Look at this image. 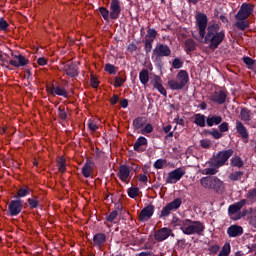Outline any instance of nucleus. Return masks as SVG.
I'll list each match as a JSON object with an SVG mask.
<instances>
[{
    "label": "nucleus",
    "instance_id": "obj_1",
    "mask_svg": "<svg viewBox=\"0 0 256 256\" xmlns=\"http://www.w3.org/2000/svg\"><path fill=\"white\" fill-rule=\"evenodd\" d=\"M205 45L209 46V49L215 51L219 48V45L225 41V30H221L219 24L208 25L206 34L203 37Z\"/></svg>",
    "mask_w": 256,
    "mask_h": 256
},
{
    "label": "nucleus",
    "instance_id": "obj_2",
    "mask_svg": "<svg viewBox=\"0 0 256 256\" xmlns=\"http://www.w3.org/2000/svg\"><path fill=\"white\" fill-rule=\"evenodd\" d=\"M189 83V73L186 70H180L176 76V80H169L168 86L172 91H181L185 89V85Z\"/></svg>",
    "mask_w": 256,
    "mask_h": 256
},
{
    "label": "nucleus",
    "instance_id": "obj_3",
    "mask_svg": "<svg viewBox=\"0 0 256 256\" xmlns=\"http://www.w3.org/2000/svg\"><path fill=\"white\" fill-rule=\"evenodd\" d=\"M204 231L205 224H203V222L188 219L182 233H184V235H203Z\"/></svg>",
    "mask_w": 256,
    "mask_h": 256
},
{
    "label": "nucleus",
    "instance_id": "obj_4",
    "mask_svg": "<svg viewBox=\"0 0 256 256\" xmlns=\"http://www.w3.org/2000/svg\"><path fill=\"white\" fill-rule=\"evenodd\" d=\"M200 184L204 189H213L219 193L223 189V181L215 176H205L200 179Z\"/></svg>",
    "mask_w": 256,
    "mask_h": 256
},
{
    "label": "nucleus",
    "instance_id": "obj_5",
    "mask_svg": "<svg viewBox=\"0 0 256 256\" xmlns=\"http://www.w3.org/2000/svg\"><path fill=\"white\" fill-rule=\"evenodd\" d=\"M233 153H235V151H233V149H227V150H222L219 151L214 159H211L214 163L213 166L214 167H224V165H227V162L229 161V159H231V157H233Z\"/></svg>",
    "mask_w": 256,
    "mask_h": 256
},
{
    "label": "nucleus",
    "instance_id": "obj_6",
    "mask_svg": "<svg viewBox=\"0 0 256 256\" xmlns=\"http://www.w3.org/2000/svg\"><path fill=\"white\" fill-rule=\"evenodd\" d=\"M253 11H255V5L251 3H243L235 15V19L237 21H245L253 15Z\"/></svg>",
    "mask_w": 256,
    "mask_h": 256
},
{
    "label": "nucleus",
    "instance_id": "obj_7",
    "mask_svg": "<svg viewBox=\"0 0 256 256\" xmlns=\"http://www.w3.org/2000/svg\"><path fill=\"white\" fill-rule=\"evenodd\" d=\"M181 205H183V200L181 198H176L172 202L166 204V206L161 210L160 219L169 217L171 215V211H177Z\"/></svg>",
    "mask_w": 256,
    "mask_h": 256
},
{
    "label": "nucleus",
    "instance_id": "obj_8",
    "mask_svg": "<svg viewBox=\"0 0 256 256\" xmlns=\"http://www.w3.org/2000/svg\"><path fill=\"white\" fill-rule=\"evenodd\" d=\"M207 23H209V18H207V14L198 12L196 14V25L199 29V35L201 39L205 37L207 31Z\"/></svg>",
    "mask_w": 256,
    "mask_h": 256
},
{
    "label": "nucleus",
    "instance_id": "obj_9",
    "mask_svg": "<svg viewBox=\"0 0 256 256\" xmlns=\"http://www.w3.org/2000/svg\"><path fill=\"white\" fill-rule=\"evenodd\" d=\"M227 95H229L227 90L214 91L209 96V100L212 101V103H216V105H225L227 102Z\"/></svg>",
    "mask_w": 256,
    "mask_h": 256
},
{
    "label": "nucleus",
    "instance_id": "obj_10",
    "mask_svg": "<svg viewBox=\"0 0 256 256\" xmlns=\"http://www.w3.org/2000/svg\"><path fill=\"white\" fill-rule=\"evenodd\" d=\"M23 211V200H11L8 205V215L9 217H17L19 213Z\"/></svg>",
    "mask_w": 256,
    "mask_h": 256
},
{
    "label": "nucleus",
    "instance_id": "obj_11",
    "mask_svg": "<svg viewBox=\"0 0 256 256\" xmlns=\"http://www.w3.org/2000/svg\"><path fill=\"white\" fill-rule=\"evenodd\" d=\"M185 175V169L183 168H176L168 173V177L166 178V183L173 184L177 183V181H181L183 176Z\"/></svg>",
    "mask_w": 256,
    "mask_h": 256
},
{
    "label": "nucleus",
    "instance_id": "obj_12",
    "mask_svg": "<svg viewBox=\"0 0 256 256\" xmlns=\"http://www.w3.org/2000/svg\"><path fill=\"white\" fill-rule=\"evenodd\" d=\"M117 175L122 183L129 185V181L131 179V168L125 164H122L119 166Z\"/></svg>",
    "mask_w": 256,
    "mask_h": 256
},
{
    "label": "nucleus",
    "instance_id": "obj_13",
    "mask_svg": "<svg viewBox=\"0 0 256 256\" xmlns=\"http://www.w3.org/2000/svg\"><path fill=\"white\" fill-rule=\"evenodd\" d=\"M219 131L217 128H213L210 131H207L208 135H211L213 139H221L223 137V133H227L229 131V123L227 122H222L218 126Z\"/></svg>",
    "mask_w": 256,
    "mask_h": 256
},
{
    "label": "nucleus",
    "instance_id": "obj_14",
    "mask_svg": "<svg viewBox=\"0 0 256 256\" xmlns=\"http://www.w3.org/2000/svg\"><path fill=\"white\" fill-rule=\"evenodd\" d=\"M153 56L171 57V48L167 44H157L152 51Z\"/></svg>",
    "mask_w": 256,
    "mask_h": 256
},
{
    "label": "nucleus",
    "instance_id": "obj_15",
    "mask_svg": "<svg viewBox=\"0 0 256 256\" xmlns=\"http://www.w3.org/2000/svg\"><path fill=\"white\" fill-rule=\"evenodd\" d=\"M153 213H155V206H153V204H149L141 210L139 214V221H141V223L149 221V219L153 217Z\"/></svg>",
    "mask_w": 256,
    "mask_h": 256
},
{
    "label": "nucleus",
    "instance_id": "obj_16",
    "mask_svg": "<svg viewBox=\"0 0 256 256\" xmlns=\"http://www.w3.org/2000/svg\"><path fill=\"white\" fill-rule=\"evenodd\" d=\"M47 91L50 95H58L59 97H64L65 99H67V97H69V92H67V90L58 85L55 86L54 84L51 85V87L47 88Z\"/></svg>",
    "mask_w": 256,
    "mask_h": 256
},
{
    "label": "nucleus",
    "instance_id": "obj_17",
    "mask_svg": "<svg viewBox=\"0 0 256 256\" xmlns=\"http://www.w3.org/2000/svg\"><path fill=\"white\" fill-rule=\"evenodd\" d=\"M121 15V2L119 0H112L110 3V19H119Z\"/></svg>",
    "mask_w": 256,
    "mask_h": 256
},
{
    "label": "nucleus",
    "instance_id": "obj_18",
    "mask_svg": "<svg viewBox=\"0 0 256 256\" xmlns=\"http://www.w3.org/2000/svg\"><path fill=\"white\" fill-rule=\"evenodd\" d=\"M169 237H171V228L168 227L161 228L154 233V239L158 243H162V241L169 239Z\"/></svg>",
    "mask_w": 256,
    "mask_h": 256
},
{
    "label": "nucleus",
    "instance_id": "obj_19",
    "mask_svg": "<svg viewBox=\"0 0 256 256\" xmlns=\"http://www.w3.org/2000/svg\"><path fill=\"white\" fill-rule=\"evenodd\" d=\"M13 57L16 60L9 61V65H12V67H16V69H19V67H25V65H29V59H27L22 54L13 55Z\"/></svg>",
    "mask_w": 256,
    "mask_h": 256
},
{
    "label": "nucleus",
    "instance_id": "obj_20",
    "mask_svg": "<svg viewBox=\"0 0 256 256\" xmlns=\"http://www.w3.org/2000/svg\"><path fill=\"white\" fill-rule=\"evenodd\" d=\"M151 85H153L154 89H157V91L163 95V97H167V90L163 86V79H161L159 76L155 75L153 79L151 80Z\"/></svg>",
    "mask_w": 256,
    "mask_h": 256
},
{
    "label": "nucleus",
    "instance_id": "obj_21",
    "mask_svg": "<svg viewBox=\"0 0 256 256\" xmlns=\"http://www.w3.org/2000/svg\"><path fill=\"white\" fill-rule=\"evenodd\" d=\"M64 71L68 77H79V67L77 66V63L71 62L69 64H66L64 66Z\"/></svg>",
    "mask_w": 256,
    "mask_h": 256
},
{
    "label": "nucleus",
    "instance_id": "obj_22",
    "mask_svg": "<svg viewBox=\"0 0 256 256\" xmlns=\"http://www.w3.org/2000/svg\"><path fill=\"white\" fill-rule=\"evenodd\" d=\"M105 243H107V235L105 233L100 232L93 236V247L101 249V247H104Z\"/></svg>",
    "mask_w": 256,
    "mask_h": 256
},
{
    "label": "nucleus",
    "instance_id": "obj_23",
    "mask_svg": "<svg viewBox=\"0 0 256 256\" xmlns=\"http://www.w3.org/2000/svg\"><path fill=\"white\" fill-rule=\"evenodd\" d=\"M247 205V200L242 199L239 202H236L228 207V215H236V213H239L242 207H245Z\"/></svg>",
    "mask_w": 256,
    "mask_h": 256
},
{
    "label": "nucleus",
    "instance_id": "obj_24",
    "mask_svg": "<svg viewBox=\"0 0 256 256\" xmlns=\"http://www.w3.org/2000/svg\"><path fill=\"white\" fill-rule=\"evenodd\" d=\"M95 167V162L92 159H87L84 166L82 167V175L85 179L91 177L93 168Z\"/></svg>",
    "mask_w": 256,
    "mask_h": 256
},
{
    "label": "nucleus",
    "instance_id": "obj_25",
    "mask_svg": "<svg viewBox=\"0 0 256 256\" xmlns=\"http://www.w3.org/2000/svg\"><path fill=\"white\" fill-rule=\"evenodd\" d=\"M227 235L230 238L241 237L243 235V228L237 224H233L227 228Z\"/></svg>",
    "mask_w": 256,
    "mask_h": 256
},
{
    "label": "nucleus",
    "instance_id": "obj_26",
    "mask_svg": "<svg viewBox=\"0 0 256 256\" xmlns=\"http://www.w3.org/2000/svg\"><path fill=\"white\" fill-rule=\"evenodd\" d=\"M147 143V138L144 136L138 137L133 145L134 151H137V153H142V151H144L143 147L147 146Z\"/></svg>",
    "mask_w": 256,
    "mask_h": 256
},
{
    "label": "nucleus",
    "instance_id": "obj_27",
    "mask_svg": "<svg viewBox=\"0 0 256 256\" xmlns=\"http://www.w3.org/2000/svg\"><path fill=\"white\" fill-rule=\"evenodd\" d=\"M223 123V117L219 115H209L206 118V125L208 127H213L215 125H221Z\"/></svg>",
    "mask_w": 256,
    "mask_h": 256
},
{
    "label": "nucleus",
    "instance_id": "obj_28",
    "mask_svg": "<svg viewBox=\"0 0 256 256\" xmlns=\"http://www.w3.org/2000/svg\"><path fill=\"white\" fill-rule=\"evenodd\" d=\"M213 163H215V162H213L212 160L208 161V165H209L210 168L203 169L202 170V175H210V177H213V175H217L219 173V169L221 167H215L213 165Z\"/></svg>",
    "mask_w": 256,
    "mask_h": 256
},
{
    "label": "nucleus",
    "instance_id": "obj_29",
    "mask_svg": "<svg viewBox=\"0 0 256 256\" xmlns=\"http://www.w3.org/2000/svg\"><path fill=\"white\" fill-rule=\"evenodd\" d=\"M193 123L197 125V127H206L207 125V116L201 113H197L194 115Z\"/></svg>",
    "mask_w": 256,
    "mask_h": 256
},
{
    "label": "nucleus",
    "instance_id": "obj_30",
    "mask_svg": "<svg viewBox=\"0 0 256 256\" xmlns=\"http://www.w3.org/2000/svg\"><path fill=\"white\" fill-rule=\"evenodd\" d=\"M236 130L237 133L242 137V139H249V132H247V128L243 125V122H236Z\"/></svg>",
    "mask_w": 256,
    "mask_h": 256
},
{
    "label": "nucleus",
    "instance_id": "obj_31",
    "mask_svg": "<svg viewBox=\"0 0 256 256\" xmlns=\"http://www.w3.org/2000/svg\"><path fill=\"white\" fill-rule=\"evenodd\" d=\"M184 47H185V51H186L187 55H189V53H191V52L195 51V49H197V43L195 42V40L188 38L184 42Z\"/></svg>",
    "mask_w": 256,
    "mask_h": 256
},
{
    "label": "nucleus",
    "instance_id": "obj_32",
    "mask_svg": "<svg viewBox=\"0 0 256 256\" xmlns=\"http://www.w3.org/2000/svg\"><path fill=\"white\" fill-rule=\"evenodd\" d=\"M145 123H147V119L143 116H139L133 120V129H135V131L143 129V127H145Z\"/></svg>",
    "mask_w": 256,
    "mask_h": 256
},
{
    "label": "nucleus",
    "instance_id": "obj_33",
    "mask_svg": "<svg viewBox=\"0 0 256 256\" xmlns=\"http://www.w3.org/2000/svg\"><path fill=\"white\" fill-rule=\"evenodd\" d=\"M188 219H180L177 216H174L172 218V225L174 227H179L180 231L183 232V229H185V225L187 224Z\"/></svg>",
    "mask_w": 256,
    "mask_h": 256
},
{
    "label": "nucleus",
    "instance_id": "obj_34",
    "mask_svg": "<svg viewBox=\"0 0 256 256\" xmlns=\"http://www.w3.org/2000/svg\"><path fill=\"white\" fill-rule=\"evenodd\" d=\"M125 81H127V76L125 75V73H119V76H116L114 78V87H123V85H125Z\"/></svg>",
    "mask_w": 256,
    "mask_h": 256
},
{
    "label": "nucleus",
    "instance_id": "obj_35",
    "mask_svg": "<svg viewBox=\"0 0 256 256\" xmlns=\"http://www.w3.org/2000/svg\"><path fill=\"white\" fill-rule=\"evenodd\" d=\"M240 117L242 121L249 123L251 121V110L246 107H243L240 111Z\"/></svg>",
    "mask_w": 256,
    "mask_h": 256
},
{
    "label": "nucleus",
    "instance_id": "obj_36",
    "mask_svg": "<svg viewBox=\"0 0 256 256\" xmlns=\"http://www.w3.org/2000/svg\"><path fill=\"white\" fill-rule=\"evenodd\" d=\"M243 165H245V163L239 156H234L230 160L231 167H237L238 169H241V167H243Z\"/></svg>",
    "mask_w": 256,
    "mask_h": 256
},
{
    "label": "nucleus",
    "instance_id": "obj_37",
    "mask_svg": "<svg viewBox=\"0 0 256 256\" xmlns=\"http://www.w3.org/2000/svg\"><path fill=\"white\" fill-rule=\"evenodd\" d=\"M29 193H31V188H29V186H24L17 191V194L15 195V199H21V197H27Z\"/></svg>",
    "mask_w": 256,
    "mask_h": 256
},
{
    "label": "nucleus",
    "instance_id": "obj_38",
    "mask_svg": "<svg viewBox=\"0 0 256 256\" xmlns=\"http://www.w3.org/2000/svg\"><path fill=\"white\" fill-rule=\"evenodd\" d=\"M139 79L142 85H147L149 83V70L142 69L139 73Z\"/></svg>",
    "mask_w": 256,
    "mask_h": 256
},
{
    "label": "nucleus",
    "instance_id": "obj_39",
    "mask_svg": "<svg viewBox=\"0 0 256 256\" xmlns=\"http://www.w3.org/2000/svg\"><path fill=\"white\" fill-rule=\"evenodd\" d=\"M234 27L240 31H245V29H249L250 24L248 20H238L234 23Z\"/></svg>",
    "mask_w": 256,
    "mask_h": 256
},
{
    "label": "nucleus",
    "instance_id": "obj_40",
    "mask_svg": "<svg viewBox=\"0 0 256 256\" xmlns=\"http://www.w3.org/2000/svg\"><path fill=\"white\" fill-rule=\"evenodd\" d=\"M152 59H154L155 67L161 71V69H163V67L165 66V63H163V57L153 56L152 54Z\"/></svg>",
    "mask_w": 256,
    "mask_h": 256
},
{
    "label": "nucleus",
    "instance_id": "obj_41",
    "mask_svg": "<svg viewBox=\"0 0 256 256\" xmlns=\"http://www.w3.org/2000/svg\"><path fill=\"white\" fill-rule=\"evenodd\" d=\"M242 175H245L243 171H236L229 174L230 181H240Z\"/></svg>",
    "mask_w": 256,
    "mask_h": 256
},
{
    "label": "nucleus",
    "instance_id": "obj_42",
    "mask_svg": "<svg viewBox=\"0 0 256 256\" xmlns=\"http://www.w3.org/2000/svg\"><path fill=\"white\" fill-rule=\"evenodd\" d=\"M67 161L64 158H60L57 163L58 171L60 173H65L67 171Z\"/></svg>",
    "mask_w": 256,
    "mask_h": 256
},
{
    "label": "nucleus",
    "instance_id": "obj_43",
    "mask_svg": "<svg viewBox=\"0 0 256 256\" xmlns=\"http://www.w3.org/2000/svg\"><path fill=\"white\" fill-rule=\"evenodd\" d=\"M253 212H255V209L249 208V209H243L241 212H239L236 219H243V217H247V215H253Z\"/></svg>",
    "mask_w": 256,
    "mask_h": 256
},
{
    "label": "nucleus",
    "instance_id": "obj_44",
    "mask_svg": "<svg viewBox=\"0 0 256 256\" xmlns=\"http://www.w3.org/2000/svg\"><path fill=\"white\" fill-rule=\"evenodd\" d=\"M144 51L145 53H151L153 51V39H146L144 41Z\"/></svg>",
    "mask_w": 256,
    "mask_h": 256
},
{
    "label": "nucleus",
    "instance_id": "obj_45",
    "mask_svg": "<svg viewBox=\"0 0 256 256\" xmlns=\"http://www.w3.org/2000/svg\"><path fill=\"white\" fill-rule=\"evenodd\" d=\"M27 203L30 209H37L39 207V199L37 197L28 198Z\"/></svg>",
    "mask_w": 256,
    "mask_h": 256
},
{
    "label": "nucleus",
    "instance_id": "obj_46",
    "mask_svg": "<svg viewBox=\"0 0 256 256\" xmlns=\"http://www.w3.org/2000/svg\"><path fill=\"white\" fill-rule=\"evenodd\" d=\"M145 39H152V41H155V39H157V30L154 28H149L147 30Z\"/></svg>",
    "mask_w": 256,
    "mask_h": 256
},
{
    "label": "nucleus",
    "instance_id": "obj_47",
    "mask_svg": "<svg viewBox=\"0 0 256 256\" xmlns=\"http://www.w3.org/2000/svg\"><path fill=\"white\" fill-rule=\"evenodd\" d=\"M150 133H153V124L147 123L144 127L141 128V134L149 135Z\"/></svg>",
    "mask_w": 256,
    "mask_h": 256
},
{
    "label": "nucleus",
    "instance_id": "obj_48",
    "mask_svg": "<svg viewBox=\"0 0 256 256\" xmlns=\"http://www.w3.org/2000/svg\"><path fill=\"white\" fill-rule=\"evenodd\" d=\"M128 196L130 199H135V197H139V189L137 187L128 188Z\"/></svg>",
    "mask_w": 256,
    "mask_h": 256
},
{
    "label": "nucleus",
    "instance_id": "obj_49",
    "mask_svg": "<svg viewBox=\"0 0 256 256\" xmlns=\"http://www.w3.org/2000/svg\"><path fill=\"white\" fill-rule=\"evenodd\" d=\"M243 63H245V65H247L248 69H253V67H255V60H253L249 56H245L243 58Z\"/></svg>",
    "mask_w": 256,
    "mask_h": 256
},
{
    "label": "nucleus",
    "instance_id": "obj_50",
    "mask_svg": "<svg viewBox=\"0 0 256 256\" xmlns=\"http://www.w3.org/2000/svg\"><path fill=\"white\" fill-rule=\"evenodd\" d=\"M118 215L119 212H117V210H113L108 216H106V221H108V223H113V221L117 219Z\"/></svg>",
    "mask_w": 256,
    "mask_h": 256
},
{
    "label": "nucleus",
    "instance_id": "obj_51",
    "mask_svg": "<svg viewBox=\"0 0 256 256\" xmlns=\"http://www.w3.org/2000/svg\"><path fill=\"white\" fill-rule=\"evenodd\" d=\"M58 116L62 121H67L68 114L65 111V108H62L61 106L58 107Z\"/></svg>",
    "mask_w": 256,
    "mask_h": 256
},
{
    "label": "nucleus",
    "instance_id": "obj_52",
    "mask_svg": "<svg viewBox=\"0 0 256 256\" xmlns=\"http://www.w3.org/2000/svg\"><path fill=\"white\" fill-rule=\"evenodd\" d=\"M247 199H249V201H252V203H255L256 201V188L254 189H250L246 195Z\"/></svg>",
    "mask_w": 256,
    "mask_h": 256
},
{
    "label": "nucleus",
    "instance_id": "obj_53",
    "mask_svg": "<svg viewBox=\"0 0 256 256\" xmlns=\"http://www.w3.org/2000/svg\"><path fill=\"white\" fill-rule=\"evenodd\" d=\"M105 71L106 73H109L110 75H115L117 68L113 64H106L105 65Z\"/></svg>",
    "mask_w": 256,
    "mask_h": 256
},
{
    "label": "nucleus",
    "instance_id": "obj_54",
    "mask_svg": "<svg viewBox=\"0 0 256 256\" xmlns=\"http://www.w3.org/2000/svg\"><path fill=\"white\" fill-rule=\"evenodd\" d=\"M248 223L256 229V210L252 212V215L248 216Z\"/></svg>",
    "mask_w": 256,
    "mask_h": 256
},
{
    "label": "nucleus",
    "instance_id": "obj_55",
    "mask_svg": "<svg viewBox=\"0 0 256 256\" xmlns=\"http://www.w3.org/2000/svg\"><path fill=\"white\" fill-rule=\"evenodd\" d=\"M99 11L104 21H109V10L105 7H100Z\"/></svg>",
    "mask_w": 256,
    "mask_h": 256
},
{
    "label": "nucleus",
    "instance_id": "obj_56",
    "mask_svg": "<svg viewBox=\"0 0 256 256\" xmlns=\"http://www.w3.org/2000/svg\"><path fill=\"white\" fill-rule=\"evenodd\" d=\"M0 65L9 69V60L3 56V51L0 50Z\"/></svg>",
    "mask_w": 256,
    "mask_h": 256
},
{
    "label": "nucleus",
    "instance_id": "obj_57",
    "mask_svg": "<svg viewBox=\"0 0 256 256\" xmlns=\"http://www.w3.org/2000/svg\"><path fill=\"white\" fill-rule=\"evenodd\" d=\"M172 67L173 69H181L183 67V61H181L179 58H175L172 61Z\"/></svg>",
    "mask_w": 256,
    "mask_h": 256
},
{
    "label": "nucleus",
    "instance_id": "obj_58",
    "mask_svg": "<svg viewBox=\"0 0 256 256\" xmlns=\"http://www.w3.org/2000/svg\"><path fill=\"white\" fill-rule=\"evenodd\" d=\"M165 163H167V160L165 159H158L154 162V169H161L164 167Z\"/></svg>",
    "mask_w": 256,
    "mask_h": 256
},
{
    "label": "nucleus",
    "instance_id": "obj_59",
    "mask_svg": "<svg viewBox=\"0 0 256 256\" xmlns=\"http://www.w3.org/2000/svg\"><path fill=\"white\" fill-rule=\"evenodd\" d=\"M9 28V23L7 22V20H5V18H0V31H7V29Z\"/></svg>",
    "mask_w": 256,
    "mask_h": 256
},
{
    "label": "nucleus",
    "instance_id": "obj_60",
    "mask_svg": "<svg viewBox=\"0 0 256 256\" xmlns=\"http://www.w3.org/2000/svg\"><path fill=\"white\" fill-rule=\"evenodd\" d=\"M219 245L215 244V245H212L208 248V251H209V255H217V253H219Z\"/></svg>",
    "mask_w": 256,
    "mask_h": 256
},
{
    "label": "nucleus",
    "instance_id": "obj_61",
    "mask_svg": "<svg viewBox=\"0 0 256 256\" xmlns=\"http://www.w3.org/2000/svg\"><path fill=\"white\" fill-rule=\"evenodd\" d=\"M220 253L222 255H229V253H231V244L229 243L224 244Z\"/></svg>",
    "mask_w": 256,
    "mask_h": 256
},
{
    "label": "nucleus",
    "instance_id": "obj_62",
    "mask_svg": "<svg viewBox=\"0 0 256 256\" xmlns=\"http://www.w3.org/2000/svg\"><path fill=\"white\" fill-rule=\"evenodd\" d=\"M200 147H202V149H209V147H211V140H208V139L200 140Z\"/></svg>",
    "mask_w": 256,
    "mask_h": 256
},
{
    "label": "nucleus",
    "instance_id": "obj_63",
    "mask_svg": "<svg viewBox=\"0 0 256 256\" xmlns=\"http://www.w3.org/2000/svg\"><path fill=\"white\" fill-rule=\"evenodd\" d=\"M90 84H91V87H93V89H97V87H99V80H97V77L92 75L90 78Z\"/></svg>",
    "mask_w": 256,
    "mask_h": 256
},
{
    "label": "nucleus",
    "instance_id": "obj_64",
    "mask_svg": "<svg viewBox=\"0 0 256 256\" xmlns=\"http://www.w3.org/2000/svg\"><path fill=\"white\" fill-rule=\"evenodd\" d=\"M37 63L41 67H45V65H47V59H45V57H40L37 59Z\"/></svg>",
    "mask_w": 256,
    "mask_h": 256
}]
</instances>
